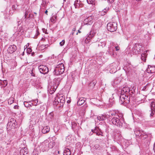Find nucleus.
Masks as SVG:
<instances>
[{
  "mask_svg": "<svg viewBox=\"0 0 155 155\" xmlns=\"http://www.w3.org/2000/svg\"><path fill=\"white\" fill-rule=\"evenodd\" d=\"M91 131L94 133L96 134L98 136H103V133L100 130H98L95 129L94 130H92Z\"/></svg>",
  "mask_w": 155,
  "mask_h": 155,
  "instance_id": "5701e85b",
  "label": "nucleus"
},
{
  "mask_svg": "<svg viewBox=\"0 0 155 155\" xmlns=\"http://www.w3.org/2000/svg\"><path fill=\"white\" fill-rule=\"evenodd\" d=\"M29 101L30 104L29 106L31 107L32 106H33V103L32 101Z\"/></svg>",
  "mask_w": 155,
  "mask_h": 155,
  "instance_id": "de8ad7c7",
  "label": "nucleus"
},
{
  "mask_svg": "<svg viewBox=\"0 0 155 155\" xmlns=\"http://www.w3.org/2000/svg\"><path fill=\"white\" fill-rule=\"evenodd\" d=\"M64 155H71V152L70 150L68 148H65L64 150Z\"/></svg>",
  "mask_w": 155,
  "mask_h": 155,
  "instance_id": "2f4dec72",
  "label": "nucleus"
},
{
  "mask_svg": "<svg viewBox=\"0 0 155 155\" xmlns=\"http://www.w3.org/2000/svg\"><path fill=\"white\" fill-rule=\"evenodd\" d=\"M114 97H113V98L111 99H110L109 100V101L110 103H112L113 101H114Z\"/></svg>",
  "mask_w": 155,
  "mask_h": 155,
  "instance_id": "603ef678",
  "label": "nucleus"
},
{
  "mask_svg": "<svg viewBox=\"0 0 155 155\" xmlns=\"http://www.w3.org/2000/svg\"><path fill=\"white\" fill-rule=\"evenodd\" d=\"M51 21L53 22H54V18L52 17V18H51Z\"/></svg>",
  "mask_w": 155,
  "mask_h": 155,
  "instance_id": "4d7b16f0",
  "label": "nucleus"
},
{
  "mask_svg": "<svg viewBox=\"0 0 155 155\" xmlns=\"http://www.w3.org/2000/svg\"><path fill=\"white\" fill-rule=\"evenodd\" d=\"M65 103V97L64 96L60 95L57 96L53 102V104L56 105H59V107H63Z\"/></svg>",
  "mask_w": 155,
  "mask_h": 155,
  "instance_id": "20e7f679",
  "label": "nucleus"
},
{
  "mask_svg": "<svg viewBox=\"0 0 155 155\" xmlns=\"http://www.w3.org/2000/svg\"><path fill=\"white\" fill-rule=\"evenodd\" d=\"M14 101V98L12 97H10L8 100V104L11 105L13 103Z\"/></svg>",
  "mask_w": 155,
  "mask_h": 155,
  "instance_id": "f704fd0d",
  "label": "nucleus"
},
{
  "mask_svg": "<svg viewBox=\"0 0 155 155\" xmlns=\"http://www.w3.org/2000/svg\"><path fill=\"white\" fill-rule=\"evenodd\" d=\"M87 2L89 4H91L92 2V0H87Z\"/></svg>",
  "mask_w": 155,
  "mask_h": 155,
  "instance_id": "6e6d98bb",
  "label": "nucleus"
},
{
  "mask_svg": "<svg viewBox=\"0 0 155 155\" xmlns=\"http://www.w3.org/2000/svg\"><path fill=\"white\" fill-rule=\"evenodd\" d=\"M85 100L84 98H80L77 102V104L78 105H81L85 102Z\"/></svg>",
  "mask_w": 155,
  "mask_h": 155,
  "instance_id": "c756f323",
  "label": "nucleus"
},
{
  "mask_svg": "<svg viewBox=\"0 0 155 155\" xmlns=\"http://www.w3.org/2000/svg\"><path fill=\"white\" fill-rule=\"evenodd\" d=\"M25 31L24 28L22 27L21 26L17 29V31L18 32V34L20 35H22Z\"/></svg>",
  "mask_w": 155,
  "mask_h": 155,
  "instance_id": "c85d7f7f",
  "label": "nucleus"
},
{
  "mask_svg": "<svg viewBox=\"0 0 155 155\" xmlns=\"http://www.w3.org/2000/svg\"><path fill=\"white\" fill-rule=\"evenodd\" d=\"M24 104L25 106V107H31L30 106V104L29 103V101H24Z\"/></svg>",
  "mask_w": 155,
  "mask_h": 155,
  "instance_id": "4c0bfd02",
  "label": "nucleus"
},
{
  "mask_svg": "<svg viewBox=\"0 0 155 155\" xmlns=\"http://www.w3.org/2000/svg\"><path fill=\"white\" fill-rule=\"evenodd\" d=\"M32 49L31 48H29L27 49V53L30 54L31 52L32 51Z\"/></svg>",
  "mask_w": 155,
  "mask_h": 155,
  "instance_id": "37998d69",
  "label": "nucleus"
},
{
  "mask_svg": "<svg viewBox=\"0 0 155 155\" xmlns=\"http://www.w3.org/2000/svg\"><path fill=\"white\" fill-rule=\"evenodd\" d=\"M45 14H46L47 15H48V11L47 10H46V11L45 12Z\"/></svg>",
  "mask_w": 155,
  "mask_h": 155,
  "instance_id": "e2e57ef3",
  "label": "nucleus"
},
{
  "mask_svg": "<svg viewBox=\"0 0 155 155\" xmlns=\"http://www.w3.org/2000/svg\"><path fill=\"white\" fill-rule=\"evenodd\" d=\"M48 46V45L47 44L45 45H42L40 46V49H41V50L44 49L45 48H47Z\"/></svg>",
  "mask_w": 155,
  "mask_h": 155,
  "instance_id": "ea45409f",
  "label": "nucleus"
},
{
  "mask_svg": "<svg viewBox=\"0 0 155 155\" xmlns=\"http://www.w3.org/2000/svg\"><path fill=\"white\" fill-rule=\"evenodd\" d=\"M109 8H106L103 9L101 12V14L102 15H104L107 13V11L109 10Z\"/></svg>",
  "mask_w": 155,
  "mask_h": 155,
  "instance_id": "c9c22d12",
  "label": "nucleus"
},
{
  "mask_svg": "<svg viewBox=\"0 0 155 155\" xmlns=\"http://www.w3.org/2000/svg\"><path fill=\"white\" fill-rule=\"evenodd\" d=\"M148 51V50L145 51H144L141 55V59L143 61L145 62L146 60V58L147 55V52Z\"/></svg>",
  "mask_w": 155,
  "mask_h": 155,
  "instance_id": "6ab92c4d",
  "label": "nucleus"
},
{
  "mask_svg": "<svg viewBox=\"0 0 155 155\" xmlns=\"http://www.w3.org/2000/svg\"><path fill=\"white\" fill-rule=\"evenodd\" d=\"M115 48L116 51H118L119 50V48L118 46H114V48Z\"/></svg>",
  "mask_w": 155,
  "mask_h": 155,
  "instance_id": "5fc2aeb1",
  "label": "nucleus"
},
{
  "mask_svg": "<svg viewBox=\"0 0 155 155\" xmlns=\"http://www.w3.org/2000/svg\"><path fill=\"white\" fill-rule=\"evenodd\" d=\"M114 64H113L112 65H110L109 67V69H110V71L111 73H114L116 71V68L114 66Z\"/></svg>",
  "mask_w": 155,
  "mask_h": 155,
  "instance_id": "412c9836",
  "label": "nucleus"
},
{
  "mask_svg": "<svg viewBox=\"0 0 155 155\" xmlns=\"http://www.w3.org/2000/svg\"><path fill=\"white\" fill-rule=\"evenodd\" d=\"M151 101L150 104V110L149 111H150V117H151L153 116L155 113V101L154 100H151Z\"/></svg>",
  "mask_w": 155,
  "mask_h": 155,
  "instance_id": "ddd939ff",
  "label": "nucleus"
},
{
  "mask_svg": "<svg viewBox=\"0 0 155 155\" xmlns=\"http://www.w3.org/2000/svg\"><path fill=\"white\" fill-rule=\"evenodd\" d=\"M93 17L92 16L88 17L84 20V22L86 25H90L93 22Z\"/></svg>",
  "mask_w": 155,
  "mask_h": 155,
  "instance_id": "f3484780",
  "label": "nucleus"
},
{
  "mask_svg": "<svg viewBox=\"0 0 155 155\" xmlns=\"http://www.w3.org/2000/svg\"><path fill=\"white\" fill-rule=\"evenodd\" d=\"M63 78L61 77V78H59L57 79L55 78V80L56 82V83L57 84V86H54L53 87H51V88L50 90V91L49 90V92L50 94H53V93L55 91L57 87L60 84V82L61 81V80Z\"/></svg>",
  "mask_w": 155,
  "mask_h": 155,
  "instance_id": "6e6552de",
  "label": "nucleus"
},
{
  "mask_svg": "<svg viewBox=\"0 0 155 155\" xmlns=\"http://www.w3.org/2000/svg\"><path fill=\"white\" fill-rule=\"evenodd\" d=\"M60 151L56 149H54L52 150L51 155H59Z\"/></svg>",
  "mask_w": 155,
  "mask_h": 155,
  "instance_id": "7c9ffc66",
  "label": "nucleus"
},
{
  "mask_svg": "<svg viewBox=\"0 0 155 155\" xmlns=\"http://www.w3.org/2000/svg\"><path fill=\"white\" fill-rule=\"evenodd\" d=\"M19 107L18 105H15L14 107V109H18Z\"/></svg>",
  "mask_w": 155,
  "mask_h": 155,
  "instance_id": "864d4df0",
  "label": "nucleus"
},
{
  "mask_svg": "<svg viewBox=\"0 0 155 155\" xmlns=\"http://www.w3.org/2000/svg\"><path fill=\"white\" fill-rule=\"evenodd\" d=\"M2 85L3 87H5L8 84L7 81V80H4L1 82Z\"/></svg>",
  "mask_w": 155,
  "mask_h": 155,
  "instance_id": "e433bc0d",
  "label": "nucleus"
},
{
  "mask_svg": "<svg viewBox=\"0 0 155 155\" xmlns=\"http://www.w3.org/2000/svg\"><path fill=\"white\" fill-rule=\"evenodd\" d=\"M17 122L16 120L13 118L9 119L7 124V129L8 130H10L11 129H15L17 127Z\"/></svg>",
  "mask_w": 155,
  "mask_h": 155,
  "instance_id": "423d86ee",
  "label": "nucleus"
},
{
  "mask_svg": "<svg viewBox=\"0 0 155 155\" xmlns=\"http://www.w3.org/2000/svg\"><path fill=\"white\" fill-rule=\"evenodd\" d=\"M47 143L48 144V147L49 149H51L53 148V147L55 145V142L53 141H50V142L47 141Z\"/></svg>",
  "mask_w": 155,
  "mask_h": 155,
  "instance_id": "a878e982",
  "label": "nucleus"
},
{
  "mask_svg": "<svg viewBox=\"0 0 155 155\" xmlns=\"http://www.w3.org/2000/svg\"><path fill=\"white\" fill-rule=\"evenodd\" d=\"M20 153L21 155H26L28 153L27 148L24 147V148L21 149Z\"/></svg>",
  "mask_w": 155,
  "mask_h": 155,
  "instance_id": "393cba45",
  "label": "nucleus"
},
{
  "mask_svg": "<svg viewBox=\"0 0 155 155\" xmlns=\"http://www.w3.org/2000/svg\"><path fill=\"white\" fill-rule=\"evenodd\" d=\"M33 106H36L38 105V100L37 99L32 100Z\"/></svg>",
  "mask_w": 155,
  "mask_h": 155,
  "instance_id": "a19ab883",
  "label": "nucleus"
},
{
  "mask_svg": "<svg viewBox=\"0 0 155 155\" xmlns=\"http://www.w3.org/2000/svg\"><path fill=\"white\" fill-rule=\"evenodd\" d=\"M106 42L105 41H102L100 40L97 44L98 46L101 48H103L106 45Z\"/></svg>",
  "mask_w": 155,
  "mask_h": 155,
  "instance_id": "b1692460",
  "label": "nucleus"
},
{
  "mask_svg": "<svg viewBox=\"0 0 155 155\" xmlns=\"http://www.w3.org/2000/svg\"><path fill=\"white\" fill-rule=\"evenodd\" d=\"M109 116H112L114 117H119L121 118L123 116V114L119 113L118 110H110L108 112Z\"/></svg>",
  "mask_w": 155,
  "mask_h": 155,
  "instance_id": "9d476101",
  "label": "nucleus"
},
{
  "mask_svg": "<svg viewBox=\"0 0 155 155\" xmlns=\"http://www.w3.org/2000/svg\"><path fill=\"white\" fill-rule=\"evenodd\" d=\"M133 67L131 64L127 63L126 66L124 67V69L126 72L127 73L129 74L131 73L132 71Z\"/></svg>",
  "mask_w": 155,
  "mask_h": 155,
  "instance_id": "4468645a",
  "label": "nucleus"
},
{
  "mask_svg": "<svg viewBox=\"0 0 155 155\" xmlns=\"http://www.w3.org/2000/svg\"><path fill=\"white\" fill-rule=\"evenodd\" d=\"M75 28H73V31H75Z\"/></svg>",
  "mask_w": 155,
  "mask_h": 155,
  "instance_id": "338daca9",
  "label": "nucleus"
},
{
  "mask_svg": "<svg viewBox=\"0 0 155 155\" xmlns=\"http://www.w3.org/2000/svg\"><path fill=\"white\" fill-rule=\"evenodd\" d=\"M41 146V150L43 152L49 150L47 143V141H45L42 143Z\"/></svg>",
  "mask_w": 155,
  "mask_h": 155,
  "instance_id": "2eb2a0df",
  "label": "nucleus"
},
{
  "mask_svg": "<svg viewBox=\"0 0 155 155\" xmlns=\"http://www.w3.org/2000/svg\"><path fill=\"white\" fill-rule=\"evenodd\" d=\"M108 50L107 51L108 53L111 55H114V46H111L108 48Z\"/></svg>",
  "mask_w": 155,
  "mask_h": 155,
  "instance_id": "4be33fe9",
  "label": "nucleus"
},
{
  "mask_svg": "<svg viewBox=\"0 0 155 155\" xmlns=\"http://www.w3.org/2000/svg\"><path fill=\"white\" fill-rule=\"evenodd\" d=\"M134 133L137 138L141 140H145L147 138V134L144 131L138 128H135L134 130Z\"/></svg>",
  "mask_w": 155,
  "mask_h": 155,
  "instance_id": "f03ea898",
  "label": "nucleus"
},
{
  "mask_svg": "<svg viewBox=\"0 0 155 155\" xmlns=\"http://www.w3.org/2000/svg\"><path fill=\"white\" fill-rule=\"evenodd\" d=\"M95 34V33L94 31H91L89 34L87 35V37L85 40V42L86 43H88L90 40L93 38L94 39L95 38L94 35Z\"/></svg>",
  "mask_w": 155,
  "mask_h": 155,
  "instance_id": "f8f14e48",
  "label": "nucleus"
},
{
  "mask_svg": "<svg viewBox=\"0 0 155 155\" xmlns=\"http://www.w3.org/2000/svg\"><path fill=\"white\" fill-rule=\"evenodd\" d=\"M107 119V117L106 115H102L97 117V119L100 121L104 120Z\"/></svg>",
  "mask_w": 155,
  "mask_h": 155,
  "instance_id": "cd10ccee",
  "label": "nucleus"
},
{
  "mask_svg": "<svg viewBox=\"0 0 155 155\" xmlns=\"http://www.w3.org/2000/svg\"><path fill=\"white\" fill-rule=\"evenodd\" d=\"M12 10H10L9 12V14L10 15H12L13 13L14 12V10H15L16 9V6L15 5H13L12 7Z\"/></svg>",
  "mask_w": 155,
  "mask_h": 155,
  "instance_id": "473e14b6",
  "label": "nucleus"
},
{
  "mask_svg": "<svg viewBox=\"0 0 155 155\" xmlns=\"http://www.w3.org/2000/svg\"><path fill=\"white\" fill-rule=\"evenodd\" d=\"M65 43V41L64 40H63L60 43V45L61 46H63Z\"/></svg>",
  "mask_w": 155,
  "mask_h": 155,
  "instance_id": "a18cd8bd",
  "label": "nucleus"
},
{
  "mask_svg": "<svg viewBox=\"0 0 155 155\" xmlns=\"http://www.w3.org/2000/svg\"><path fill=\"white\" fill-rule=\"evenodd\" d=\"M28 14V12L27 11H25V14L24 18H26L27 15Z\"/></svg>",
  "mask_w": 155,
  "mask_h": 155,
  "instance_id": "09e8293b",
  "label": "nucleus"
},
{
  "mask_svg": "<svg viewBox=\"0 0 155 155\" xmlns=\"http://www.w3.org/2000/svg\"><path fill=\"white\" fill-rule=\"evenodd\" d=\"M17 47L14 45H10L7 49L8 52L12 54L15 52L16 50Z\"/></svg>",
  "mask_w": 155,
  "mask_h": 155,
  "instance_id": "dca6fc26",
  "label": "nucleus"
},
{
  "mask_svg": "<svg viewBox=\"0 0 155 155\" xmlns=\"http://www.w3.org/2000/svg\"><path fill=\"white\" fill-rule=\"evenodd\" d=\"M111 121L113 124L119 127H122L124 121L123 116L121 118L114 117L111 119Z\"/></svg>",
  "mask_w": 155,
  "mask_h": 155,
  "instance_id": "7ed1b4c3",
  "label": "nucleus"
},
{
  "mask_svg": "<svg viewBox=\"0 0 155 155\" xmlns=\"http://www.w3.org/2000/svg\"><path fill=\"white\" fill-rule=\"evenodd\" d=\"M117 28V24L114 22H110L107 25V30L110 32H114L116 31Z\"/></svg>",
  "mask_w": 155,
  "mask_h": 155,
  "instance_id": "0eeeda50",
  "label": "nucleus"
},
{
  "mask_svg": "<svg viewBox=\"0 0 155 155\" xmlns=\"http://www.w3.org/2000/svg\"><path fill=\"white\" fill-rule=\"evenodd\" d=\"M142 45L139 43L135 44L133 46L132 51L133 53L136 54L137 52L139 53L141 51Z\"/></svg>",
  "mask_w": 155,
  "mask_h": 155,
  "instance_id": "1a4fd4ad",
  "label": "nucleus"
},
{
  "mask_svg": "<svg viewBox=\"0 0 155 155\" xmlns=\"http://www.w3.org/2000/svg\"><path fill=\"white\" fill-rule=\"evenodd\" d=\"M133 91L129 87H125L122 89L120 97V102L121 104L126 105L130 102V95L132 96Z\"/></svg>",
  "mask_w": 155,
  "mask_h": 155,
  "instance_id": "f257e3e1",
  "label": "nucleus"
},
{
  "mask_svg": "<svg viewBox=\"0 0 155 155\" xmlns=\"http://www.w3.org/2000/svg\"><path fill=\"white\" fill-rule=\"evenodd\" d=\"M119 82V81H118L117 80H114L113 81V85L115 86Z\"/></svg>",
  "mask_w": 155,
  "mask_h": 155,
  "instance_id": "c03bdc74",
  "label": "nucleus"
},
{
  "mask_svg": "<svg viewBox=\"0 0 155 155\" xmlns=\"http://www.w3.org/2000/svg\"><path fill=\"white\" fill-rule=\"evenodd\" d=\"M36 32H37V33H36V34H37L36 35L37 36L38 35H39V33L38 30L36 31Z\"/></svg>",
  "mask_w": 155,
  "mask_h": 155,
  "instance_id": "bf43d9fd",
  "label": "nucleus"
},
{
  "mask_svg": "<svg viewBox=\"0 0 155 155\" xmlns=\"http://www.w3.org/2000/svg\"><path fill=\"white\" fill-rule=\"evenodd\" d=\"M72 128L74 130L77 131L78 126V124L75 122L73 121L71 122Z\"/></svg>",
  "mask_w": 155,
  "mask_h": 155,
  "instance_id": "aec40b11",
  "label": "nucleus"
},
{
  "mask_svg": "<svg viewBox=\"0 0 155 155\" xmlns=\"http://www.w3.org/2000/svg\"><path fill=\"white\" fill-rule=\"evenodd\" d=\"M96 83V81L95 80L91 82L90 83V85L93 87H94Z\"/></svg>",
  "mask_w": 155,
  "mask_h": 155,
  "instance_id": "79ce46f5",
  "label": "nucleus"
},
{
  "mask_svg": "<svg viewBox=\"0 0 155 155\" xmlns=\"http://www.w3.org/2000/svg\"><path fill=\"white\" fill-rule=\"evenodd\" d=\"M42 2L41 5L44 8H46L48 2H47L46 0H42Z\"/></svg>",
  "mask_w": 155,
  "mask_h": 155,
  "instance_id": "72a5a7b5",
  "label": "nucleus"
},
{
  "mask_svg": "<svg viewBox=\"0 0 155 155\" xmlns=\"http://www.w3.org/2000/svg\"><path fill=\"white\" fill-rule=\"evenodd\" d=\"M33 110V111H34V112H35V110H35L33 109V110Z\"/></svg>",
  "mask_w": 155,
  "mask_h": 155,
  "instance_id": "774afa93",
  "label": "nucleus"
},
{
  "mask_svg": "<svg viewBox=\"0 0 155 155\" xmlns=\"http://www.w3.org/2000/svg\"><path fill=\"white\" fill-rule=\"evenodd\" d=\"M97 41V40H96H96H93V42H96V41Z\"/></svg>",
  "mask_w": 155,
  "mask_h": 155,
  "instance_id": "69168bd1",
  "label": "nucleus"
},
{
  "mask_svg": "<svg viewBox=\"0 0 155 155\" xmlns=\"http://www.w3.org/2000/svg\"><path fill=\"white\" fill-rule=\"evenodd\" d=\"M147 72L149 73H153L155 72V66L148 65Z\"/></svg>",
  "mask_w": 155,
  "mask_h": 155,
  "instance_id": "a211bd4d",
  "label": "nucleus"
},
{
  "mask_svg": "<svg viewBox=\"0 0 155 155\" xmlns=\"http://www.w3.org/2000/svg\"><path fill=\"white\" fill-rule=\"evenodd\" d=\"M50 131V128L48 126H44L43 128L42 132L43 134H45L48 133Z\"/></svg>",
  "mask_w": 155,
  "mask_h": 155,
  "instance_id": "bb28decb",
  "label": "nucleus"
},
{
  "mask_svg": "<svg viewBox=\"0 0 155 155\" xmlns=\"http://www.w3.org/2000/svg\"><path fill=\"white\" fill-rule=\"evenodd\" d=\"M31 75L35 77V74L32 72L31 73Z\"/></svg>",
  "mask_w": 155,
  "mask_h": 155,
  "instance_id": "13d9d810",
  "label": "nucleus"
},
{
  "mask_svg": "<svg viewBox=\"0 0 155 155\" xmlns=\"http://www.w3.org/2000/svg\"><path fill=\"white\" fill-rule=\"evenodd\" d=\"M64 71V64L62 63H59L55 67L54 71V74L58 75L62 74Z\"/></svg>",
  "mask_w": 155,
  "mask_h": 155,
  "instance_id": "39448f33",
  "label": "nucleus"
},
{
  "mask_svg": "<svg viewBox=\"0 0 155 155\" xmlns=\"http://www.w3.org/2000/svg\"><path fill=\"white\" fill-rule=\"evenodd\" d=\"M40 73L44 74H47L49 71L48 68L45 65H42L38 67Z\"/></svg>",
  "mask_w": 155,
  "mask_h": 155,
  "instance_id": "9b49d317",
  "label": "nucleus"
},
{
  "mask_svg": "<svg viewBox=\"0 0 155 155\" xmlns=\"http://www.w3.org/2000/svg\"><path fill=\"white\" fill-rule=\"evenodd\" d=\"M45 30V28H43V29H42V30H43V32H45V34H46L47 33H46L45 32V31H44Z\"/></svg>",
  "mask_w": 155,
  "mask_h": 155,
  "instance_id": "0e129e2a",
  "label": "nucleus"
},
{
  "mask_svg": "<svg viewBox=\"0 0 155 155\" xmlns=\"http://www.w3.org/2000/svg\"><path fill=\"white\" fill-rule=\"evenodd\" d=\"M115 0H107V2L109 4H110L113 3Z\"/></svg>",
  "mask_w": 155,
  "mask_h": 155,
  "instance_id": "49530a36",
  "label": "nucleus"
},
{
  "mask_svg": "<svg viewBox=\"0 0 155 155\" xmlns=\"http://www.w3.org/2000/svg\"><path fill=\"white\" fill-rule=\"evenodd\" d=\"M99 147V145L98 144L95 145L94 146V148L96 149H97Z\"/></svg>",
  "mask_w": 155,
  "mask_h": 155,
  "instance_id": "3c124183",
  "label": "nucleus"
},
{
  "mask_svg": "<svg viewBox=\"0 0 155 155\" xmlns=\"http://www.w3.org/2000/svg\"><path fill=\"white\" fill-rule=\"evenodd\" d=\"M74 74V72H72L71 74V78H72V81H74V77L73 76V75Z\"/></svg>",
  "mask_w": 155,
  "mask_h": 155,
  "instance_id": "8fccbe9b",
  "label": "nucleus"
},
{
  "mask_svg": "<svg viewBox=\"0 0 155 155\" xmlns=\"http://www.w3.org/2000/svg\"><path fill=\"white\" fill-rule=\"evenodd\" d=\"M93 133H94L93 132H92H92H91L89 134V135H92Z\"/></svg>",
  "mask_w": 155,
  "mask_h": 155,
  "instance_id": "680f3d73",
  "label": "nucleus"
},
{
  "mask_svg": "<svg viewBox=\"0 0 155 155\" xmlns=\"http://www.w3.org/2000/svg\"><path fill=\"white\" fill-rule=\"evenodd\" d=\"M31 55L32 56H34L35 55V53L34 52L31 53Z\"/></svg>",
  "mask_w": 155,
  "mask_h": 155,
  "instance_id": "052dcab7",
  "label": "nucleus"
},
{
  "mask_svg": "<svg viewBox=\"0 0 155 155\" xmlns=\"http://www.w3.org/2000/svg\"><path fill=\"white\" fill-rule=\"evenodd\" d=\"M23 20L21 19H19L18 18H17V21L18 23V26H19L20 25H21V23L22 22Z\"/></svg>",
  "mask_w": 155,
  "mask_h": 155,
  "instance_id": "58836bf2",
  "label": "nucleus"
}]
</instances>
